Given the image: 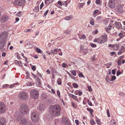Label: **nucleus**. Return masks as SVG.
Segmentation results:
<instances>
[{"label":"nucleus","instance_id":"1","mask_svg":"<svg viewBox=\"0 0 125 125\" xmlns=\"http://www.w3.org/2000/svg\"><path fill=\"white\" fill-rule=\"evenodd\" d=\"M50 114L51 116H58L60 115L61 107L59 105L56 104L50 106Z\"/></svg>","mask_w":125,"mask_h":125},{"label":"nucleus","instance_id":"2","mask_svg":"<svg viewBox=\"0 0 125 125\" xmlns=\"http://www.w3.org/2000/svg\"><path fill=\"white\" fill-rule=\"evenodd\" d=\"M8 34L7 32L5 31L0 35V49L3 48L5 44L7 39Z\"/></svg>","mask_w":125,"mask_h":125},{"label":"nucleus","instance_id":"3","mask_svg":"<svg viewBox=\"0 0 125 125\" xmlns=\"http://www.w3.org/2000/svg\"><path fill=\"white\" fill-rule=\"evenodd\" d=\"M20 111L23 115L27 114L29 111L28 107L26 104H22L20 106Z\"/></svg>","mask_w":125,"mask_h":125},{"label":"nucleus","instance_id":"4","mask_svg":"<svg viewBox=\"0 0 125 125\" xmlns=\"http://www.w3.org/2000/svg\"><path fill=\"white\" fill-rule=\"evenodd\" d=\"M31 118L34 122H37L39 121V115L36 112H33L31 114Z\"/></svg>","mask_w":125,"mask_h":125},{"label":"nucleus","instance_id":"5","mask_svg":"<svg viewBox=\"0 0 125 125\" xmlns=\"http://www.w3.org/2000/svg\"><path fill=\"white\" fill-rule=\"evenodd\" d=\"M31 96L34 99H36L38 98L39 95L38 91L35 89L32 90L30 92Z\"/></svg>","mask_w":125,"mask_h":125},{"label":"nucleus","instance_id":"6","mask_svg":"<svg viewBox=\"0 0 125 125\" xmlns=\"http://www.w3.org/2000/svg\"><path fill=\"white\" fill-rule=\"evenodd\" d=\"M28 96V94L25 92H21L19 95V98L20 99L25 100L27 99Z\"/></svg>","mask_w":125,"mask_h":125},{"label":"nucleus","instance_id":"7","mask_svg":"<svg viewBox=\"0 0 125 125\" xmlns=\"http://www.w3.org/2000/svg\"><path fill=\"white\" fill-rule=\"evenodd\" d=\"M100 41V43H101L104 42L106 41L107 40V35L106 34H105L103 35L101 37L99 38ZM98 42L99 41H98Z\"/></svg>","mask_w":125,"mask_h":125},{"label":"nucleus","instance_id":"8","mask_svg":"<svg viewBox=\"0 0 125 125\" xmlns=\"http://www.w3.org/2000/svg\"><path fill=\"white\" fill-rule=\"evenodd\" d=\"M6 107L4 103L0 102V114L4 113L5 111Z\"/></svg>","mask_w":125,"mask_h":125},{"label":"nucleus","instance_id":"9","mask_svg":"<svg viewBox=\"0 0 125 125\" xmlns=\"http://www.w3.org/2000/svg\"><path fill=\"white\" fill-rule=\"evenodd\" d=\"M62 122L65 125H71L69 121L67 118H63L62 119Z\"/></svg>","mask_w":125,"mask_h":125},{"label":"nucleus","instance_id":"10","mask_svg":"<svg viewBox=\"0 0 125 125\" xmlns=\"http://www.w3.org/2000/svg\"><path fill=\"white\" fill-rule=\"evenodd\" d=\"M6 120L4 117L0 118V125H6Z\"/></svg>","mask_w":125,"mask_h":125},{"label":"nucleus","instance_id":"11","mask_svg":"<svg viewBox=\"0 0 125 125\" xmlns=\"http://www.w3.org/2000/svg\"><path fill=\"white\" fill-rule=\"evenodd\" d=\"M108 6L110 8H113L115 7V5L113 1H112L111 0H109Z\"/></svg>","mask_w":125,"mask_h":125},{"label":"nucleus","instance_id":"12","mask_svg":"<svg viewBox=\"0 0 125 125\" xmlns=\"http://www.w3.org/2000/svg\"><path fill=\"white\" fill-rule=\"evenodd\" d=\"M8 19L9 17L7 16H2L1 18V21L3 22H5L8 20Z\"/></svg>","mask_w":125,"mask_h":125},{"label":"nucleus","instance_id":"13","mask_svg":"<svg viewBox=\"0 0 125 125\" xmlns=\"http://www.w3.org/2000/svg\"><path fill=\"white\" fill-rule=\"evenodd\" d=\"M122 6L121 5H119L116 6L117 11L119 12H121L123 10Z\"/></svg>","mask_w":125,"mask_h":125},{"label":"nucleus","instance_id":"14","mask_svg":"<svg viewBox=\"0 0 125 125\" xmlns=\"http://www.w3.org/2000/svg\"><path fill=\"white\" fill-rule=\"evenodd\" d=\"M115 24L117 28L119 29L122 28V27L120 22H116Z\"/></svg>","mask_w":125,"mask_h":125},{"label":"nucleus","instance_id":"15","mask_svg":"<svg viewBox=\"0 0 125 125\" xmlns=\"http://www.w3.org/2000/svg\"><path fill=\"white\" fill-rule=\"evenodd\" d=\"M45 108V107L43 104H41L39 106V111H41L43 110Z\"/></svg>","mask_w":125,"mask_h":125},{"label":"nucleus","instance_id":"16","mask_svg":"<svg viewBox=\"0 0 125 125\" xmlns=\"http://www.w3.org/2000/svg\"><path fill=\"white\" fill-rule=\"evenodd\" d=\"M112 26L110 25H109L108 27H105V28L106 31L108 33L110 32L109 31L111 29Z\"/></svg>","mask_w":125,"mask_h":125},{"label":"nucleus","instance_id":"17","mask_svg":"<svg viewBox=\"0 0 125 125\" xmlns=\"http://www.w3.org/2000/svg\"><path fill=\"white\" fill-rule=\"evenodd\" d=\"M21 123L23 125H26L27 124V121L26 119H22L21 121Z\"/></svg>","mask_w":125,"mask_h":125},{"label":"nucleus","instance_id":"18","mask_svg":"<svg viewBox=\"0 0 125 125\" xmlns=\"http://www.w3.org/2000/svg\"><path fill=\"white\" fill-rule=\"evenodd\" d=\"M25 2V0H19L18 6H20L23 5Z\"/></svg>","mask_w":125,"mask_h":125},{"label":"nucleus","instance_id":"19","mask_svg":"<svg viewBox=\"0 0 125 125\" xmlns=\"http://www.w3.org/2000/svg\"><path fill=\"white\" fill-rule=\"evenodd\" d=\"M36 83L38 86H39L41 85V83L40 82V79L38 78L36 80Z\"/></svg>","mask_w":125,"mask_h":125},{"label":"nucleus","instance_id":"20","mask_svg":"<svg viewBox=\"0 0 125 125\" xmlns=\"http://www.w3.org/2000/svg\"><path fill=\"white\" fill-rule=\"evenodd\" d=\"M69 96L70 97H72L75 100H76L77 99V96L72 94H70L69 95Z\"/></svg>","mask_w":125,"mask_h":125},{"label":"nucleus","instance_id":"21","mask_svg":"<svg viewBox=\"0 0 125 125\" xmlns=\"http://www.w3.org/2000/svg\"><path fill=\"white\" fill-rule=\"evenodd\" d=\"M79 38L80 39H84L86 38V36L84 34L79 35Z\"/></svg>","mask_w":125,"mask_h":125},{"label":"nucleus","instance_id":"22","mask_svg":"<svg viewBox=\"0 0 125 125\" xmlns=\"http://www.w3.org/2000/svg\"><path fill=\"white\" fill-rule=\"evenodd\" d=\"M119 44L113 45V48L115 50L118 49L119 46Z\"/></svg>","mask_w":125,"mask_h":125},{"label":"nucleus","instance_id":"23","mask_svg":"<svg viewBox=\"0 0 125 125\" xmlns=\"http://www.w3.org/2000/svg\"><path fill=\"white\" fill-rule=\"evenodd\" d=\"M110 124V125H115L116 121L115 120L112 119L111 121Z\"/></svg>","mask_w":125,"mask_h":125},{"label":"nucleus","instance_id":"24","mask_svg":"<svg viewBox=\"0 0 125 125\" xmlns=\"http://www.w3.org/2000/svg\"><path fill=\"white\" fill-rule=\"evenodd\" d=\"M124 46H122L121 48L119 50L118 52V55H120L121 53L122 52L123 49L124 48Z\"/></svg>","mask_w":125,"mask_h":125},{"label":"nucleus","instance_id":"25","mask_svg":"<svg viewBox=\"0 0 125 125\" xmlns=\"http://www.w3.org/2000/svg\"><path fill=\"white\" fill-rule=\"evenodd\" d=\"M15 62L16 64H17L19 66H22V64L21 62L18 61L17 60H15Z\"/></svg>","mask_w":125,"mask_h":125},{"label":"nucleus","instance_id":"26","mask_svg":"<svg viewBox=\"0 0 125 125\" xmlns=\"http://www.w3.org/2000/svg\"><path fill=\"white\" fill-rule=\"evenodd\" d=\"M27 84L28 86H31L33 85H34V83L32 82H29L27 83Z\"/></svg>","mask_w":125,"mask_h":125},{"label":"nucleus","instance_id":"27","mask_svg":"<svg viewBox=\"0 0 125 125\" xmlns=\"http://www.w3.org/2000/svg\"><path fill=\"white\" fill-rule=\"evenodd\" d=\"M73 18V17L72 15H70L66 16L65 18V19L67 20H70L71 19Z\"/></svg>","mask_w":125,"mask_h":125},{"label":"nucleus","instance_id":"28","mask_svg":"<svg viewBox=\"0 0 125 125\" xmlns=\"http://www.w3.org/2000/svg\"><path fill=\"white\" fill-rule=\"evenodd\" d=\"M94 20L91 18L90 21V23L92 25H94Z\"/></svg>","mask_w":125,"mask_h":125},{"label":"nucleus","instance_id":"29","mask_svg":"<svg viewBox=\"0 0 125 125\" xmlns=\"http://www.w3.org/2000/svg\"><path fill=\"white\" fill-rule=\"evenodd\" d=\"M23 14L22 12V11H19L16 14V15L17 16L20 17Z\"/></svg>","mask_w":125,"mask_h":125},{"label":"nucleus","instance_id":"30","mask_svg":"<svg viewBox=\"0 0 125 125\" xmlns=\"http://www.w3.org/2000/svg\"><path fill=\"white\" fill-rule=\"evenodd\" d=\"M52 53L53 54H56L57 52V49H54V50H52L51 51Z\"/></svg>","mask_w":125,"mask_h":125},{"label":"nucleus","instance_id":"31","mask_svg":"<svg viewBox=\"0 0 125 125\" xmlns=\"http://www.w3.org/2000/svg\"><path fill=\"white\" fill-rule=\"evenodd\" d=\"M70 2V0L69 2H68L67 1H65L63 2L62 5H64V4L65 5V6L66 7L68 5V3H69Z\"/></svg>","mask_w":125,"mask_h":125},{"label":"nucleus","instance_id":"32","mask_svg":"<svg viewBox=\"0 0 125 125\" xmlns=\"http://www.w3.org/2000/svg\"><path fill=\"white\" fill-rule=\"evenodd\" d=\"M72 85L73 87L75 88H78L79 86L77 84L74 83H72Z\"/></svg>","mask_w":125,"mask_h":125},{"label":"nucleus","instance_id":"33","mask_svg":"<svg viewBox=\"0 0 125 125\" xmlns=\"http://www.w3.org/2000/svg\"><path fill=\"white\" fill-rule=\"evenodd\" d=\"M72 74L73 75L75 76L76 75V73L75 71L73 70L71 71Z\"/></svg>","mask_w":125,"mask_h":125},{"label":"nucleus","instance_id":"34","mask_svg":"<svg viewBox=\"0 0 125 125\" xmlns=\"http://www.w3.org/2000/svg\"><path fill=\"white\" fill-rule=\"evenodd\" d=\"M36 50L39 53H41L42 52L41 50L39 49V48L38 47H37L36 48Z\"/></svg>","mask_w":125,"mask_h":125},{"label":"nucleus","instance_id":"35","mask_svg":"<svg viewBox=\"0 0 125 125\" xmlns=\"http://www.w3.org/2000/svg\"><path fill=\"white\" fill-rule=\"evenodd\" d=\"M19 0H15L14 2V4L15 5L18 6V4L19 2Z\"/></svg>","mask_w":125,"mask_h":125},{"label":"nucleus","instance_id":"36","mask_svg":"<svg viewBox=\"0 0 125 125\" xmlns=\"http://www.w3.org/2000/svg\"><path fill=\"white\" fill-rule=\"evenodd\" d=\"M57 83L59 85H60L62 83L61 79H58L57 81Z\"/></svg>","mask_w":125,"mask_h":125},{"label":"nucleus","instance_id":"37","mask_svg":"<svg viewBox=\"0 0 125 125\" xmlns=\"http://www.w3.org/2000/svg\"><path fill=\"white\" fill-rule=\"evenodd\" d=\"M87 110L90 112V114L92 115V113L93 112V110L91 108H87Z\"/></svg>","mask_w":125,"mask_h":125},{"label":"nucleus","instance_id":"38","mask_svg":"<svg viewBox=\"0 0 125 125\" xmlns=\"http://www.w3.org/2000/svg\"><path fill=\"white\" fill-rule=\"evenodd\" d=\"M90 123L92 125L93 124H95L96 123L95 121L93 119H91L90 120Z\"/></svg>","mask_w":125,"mask_h":125},{"label":"nucleus","instance_id":"39","mask_svg":"<svg viewBox=\"0 0 125 125\" xmlns=\"http://www.w3.org/2000/svg\"><path fill=\"white\" fill-rule=\"evenodd\" d=\"M116 79V77L115 76H112L111 81H114Z\"/></svg>","mask_w":125,"mask_h":125},{"label":"nucleus","instance_id":"40","mask_svg":"<svg viewBox=\"0 0 125 125\" xmlns=\"http://www.w3.org/2000/svg\"><path fill=\"white\" fill-rule=\"evenodd\" d=\"M118 36L121 38H122L124 36L123 34L121 33H120L118 34Z\"/></svg>","mask_w":125,"mask_h":125},{"label":"nucleus","instance_id":"41","mask_svg":"<svg viewBox=\"0 0 125 125\" xmlns=\"http://www.w3.org/2000/svg\"><path fill=\"white\" fill-rule=\"evenodd\" d=\"M91 46L92 47H96V45L95 44L91 43L90 44Z\"/></svg>","mask_w":125,"mask_h":125},{"label":"nucleus","instance_id":"42","mask_svg":"<svg viewBox=\"0 0 125 125\" xmlns=\"http://www.w3.org/2000/svg\"><path fill=\"white\" fill-rule=\"evenodd\" d=\"M101 16H98L96 17V19L97 21H99L101 20Z\"/></svg>","mask_w":125,"mask_h":125},{"label":"nucleus","instance_id":"43","mask_svg":"<svg viewBox=\"0 0 125 125\" xmlns=\"http://www.w3.org/2000/svg\"><path fill=\"white\" fill-rule=\"evenodd\" d=\"M66 64L65 63H63L62 64V67L64 68L66 67Z\"/></svg>","mask_w":125,"mask_h":125},{"label":"nucleus","instance_id":"44","mask_svg":"<svg viewBox=\"0 0 125 125\" xmlns=\"http://www.w3.org/2000/svg\"><path fill=\"white\" fill-rule=\"evenodd\" d=\"M36 67L35 66L33 65L32 66L31 69L33 71H35L36 70Z\"/></svg>","mask_w":125,"mask_h":125},{"label":"nucleus","instance_id":"45","mask_svg":"<svg viewBox=\"0 0 125 125\" xmlns=\"http://www.w3.org/2000/svg\"><path fill=\"white\" fill-rule=\"evenodd\" d=\"M105 79L106 80H107V81L108 82H109L111 81V80L109 79V76H108L106 77Z\"/></svg>","mask_w":125,"mask_h":125},{"label":"nucleus","instance_id":"46","mask_svg":"<svg viewBox=\"0 0 125 125\" xmlns=\"http://www.w3.org/2000/svg\"><path fill=\"white\" fill-rule=\"evenodd\" d=\"M26 74H27V75H26V77H27V79H29L30 78V76H29V75H30V74L28 73L27 72H26Z\"/></svg>","mask_w":125,"mask_h":125},{"label":"nucleus","instance_id":"47","mask_svg":"<svg viewBox=\"0 0 125 125\" xmlns=\"http://www.w3.org/2000/svg\"><path fill=\"white\" fill-rule=\"evenodd\" d=\"M57 3L58 4H59L60 5L62 6V2L61 1H58Z\"/></svg>","mask_w":125,"mask_h":125},{"label":"nucleus","instance_id":"48","mask_svg":"<svg viewBox=\"0 0 125 125\" xmlns=\"http://www.w3.org/2000/svg\"><path fill=\"white\" fill-rule=\"evenodd\" d=\"M35 10H36V11L38 12L39 10V8L38 6H36L35 8Z\"/></svg>","mask_w":125,"mask_h":125},{"label":"nucleus","instance_id":"49","mask_svg":"<svg viewBox=\"0 0 125 125\" xmlns=\"http://www.w3.org/2000/svg\"><path fill=\"white\" fill-rule=\"evenodd\" d=\"M121 74V73L120 71L119 70H118L116 73V75L117 76H118Z\"/></svg>","mask_w":125,"mask_h":125},{"label":"nucleus","instance_id":"50","mask_svg":"<svg viewBox=\"0 0 125 125\" xmlns=\"http://www.w3.org/2000/svg\"><path fill=\"white\" fill-rule=\"evenodd\" d=\"M79 76L80 77H84L83 75L81 73L79 74Z\"/></svg>","mask_w":125,"mask_h":125},{"label":"nucleus","instance_id":"51","mask_svg":"<svg viewBox=\"0 0 125 125\" xmlns=\"http://www.w3.org/2000/svg\"><path fill=\"white\" fill-rule=\"evenodd\" d=\"M79 121L77 120H76L75 121V123L77 125H78L79 124Z\"/></svg>","mask_w":125,"mask_h":125},{"label":"nucleus","instance_id":"52","mask_svg":"<svg viewBox=\"0 0 125 125\" xmlns=\"http://www.w3.org/2000/svg\"><path fill=\"white\" fill-rule=\"evenodd\" d=\"M98 11L97 10H95L93 14L94 15H95L98 12Z\"/></svg>","mask_w":125,"mask_h":125},{"label":"nucleus","instance_id":"53","mask_svg":"<svg viewBox=\"0 0 125 125\" xmlns=\"http://www.w3.org/2000/svg\"><path fill=\"white\" fill-rule=\"evenodd\" d=\"M88 87L89 91H92V89L91 86H88Z\"/></svg>","mask_w":125,"mask_h":125},{"label":"nucleus","instance_id":"54","mask_svg":"<svg viewBox=\"0 0 125 125\" xmlns=\"http://www.w3.org/2000/svg\"><path fill=\"white\" fill-rule=\"evenodd\" d=\"M48 11L49 10H48L45 11V12L44 14V16H46L47 15L48 13Z\"/></svg>","mask_w":125,"mask_h":125},{"label":"nucleus","instance_id":"55","mask_svg":"<svg viewBox=\"0 0 125 125\" xmlns=\"http://www.w3.org/2000/svg\"><path fill=\"white\" fill-rule=\"evenodd\" d=\"M98 41H100L99 38L98 39H97L94 40V41L95 42H98L99 43H100V42H98Z\"/></svg>","mask_w":125,"mask_h":125},{"label":"nucleus","instance_id":"56","mask_svg":"<svg viewBox=\"0 0 125 125\" xmlns=\"http://www.w3.org/2000/svg\"><path fill=\"white\" fill-rule=\"evenodd\" d=\"M57 94L58 97H59L60 96V93L59 91H57Z\"/></svg>","mask_w":125,"mask_h":125},{"label":"nucleus","instance_id":"57","mask_svg":"<svg viewBox=\"0 0 125 125\" xmlns=\"http://www.w3.org/2000/svg\"><path fill=\"white\" fill-rule=\"evenodd\" d=\"M6 55V53L4 52H3L2 54V55L3 57H5Z\"/></svg>","mask_w":125,"mask_h":125},{"label":"nucleus","instance_id":"58","mask_svg":"<svg viewBox=\"0 0 125 125\" xmlns=\"http://www.w3.org/2000/svg\"><path fill=\"white\" fill-rule=\"evenodd\" d=\"M95 3L96 4H100V2L99 0H96Z\"/></svg>","mask_w":125,"mask_h":125},{"label":"nucleus","instance_id":"59","mask_svg":"<svg viewBox=\"0 0 125 125\" xmlns=\"http://www.w3.org/2000/svg\"><path fill=\"white\" fill-rule=\"evenodd\" d=\"M115 71L113 69L112 70V73L113 75L115 74Z\"/></svg>","mask_w":125,"mask_h":125},{"label":"nucleus","instance_id":"60","mask_svg":"<svg viewBox=\"0 0 125 125\" xmlns=\"http://www.w3.org/2000/svg\"><path fill=\"white\" fill-rule=\"evenodd\" d=\"M43 5V2H42L40 6V9H41L42 8Z\"/></svg>","mask_w":125,"mask_h":125},{"label":"nucleus","instance_id":"61","mask_svg":"<svg viewBox=\"0 0 125 125\" xmlns=\"http://www.w3.org/2000/svg\"><path fill=\"white\" fill-rule=\"evenodd\" d=\"M78 94H79V96L82 95V92H81L80 91H78Z\"/></svg>","mask_w":125,"mask_h":125},{"label":"nucleus","instance_id":"62","mask_svg":"<svg viewBox=\"0 0 125 125\" xmlns=\"http://www.w3.org/2000/svg\"><path fill=\"white\" fill-rule=\"evenodd\" d=\"M97 118V119L96 120V122L97 124H98L99 125H100V122L99 120Z\"/></svg>","mask_w":125,"mask_h":125},{"label":"nucleus","instance_id":"63","mask_svg":"<svg viewBox=\"0 0 125 125\" xmlns=\"http://www.w3.org/2000/svg\"><path fill=\"white\" fill-rule=\"evenodd\" d=\"M83 3H80L79 5V7H82L83 6Z\"/></svg>","mask_w":125,"mask_h":125},{"label":"nucleus","instance_id":"64","mask_svg":"<svg viewBox=\"0 0 125 125\" xmlns=\"http://www.w3.org/2000/svg\"><path fill=\"white\" fill-rule=\"evenodd\" d=\"M91 59L92 61H94L95 60V57L94 56H93L91 58Z\"/></svg>","mask_w":125,"mask_h":125}]
</instances>
